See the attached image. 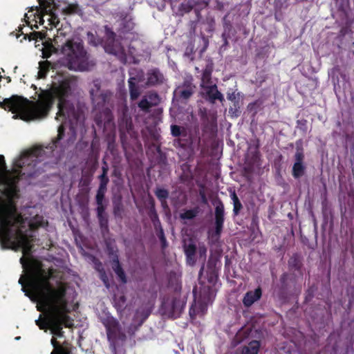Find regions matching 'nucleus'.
<instances>
[{"label": "nucleus", "mask_w": 354, "mask_h": 354, "mask_svg": "<svg viewBox=\"0 0 354 354\" xmlns=\"http://www.w3.org/2000/svg\"><path fill=\"white\" fill-rule=\"evenodd\" d=\"M224 214V207L222 203H218L215 209V216L216 217H223Z\"/></svg>", "instance_id": "25"}, {"label": "nucleus", "mask_w": 354, "mask_h": 354, "mask_svg": "<svg viewBox=\"0 0 354 354\" xmlns=\"http://www.w3.org/2000/svg\"><path fill=\"white\" fill-rule=\"evenodd\" d=\"M106 329L107 338L111 351L121 348L126 339V335L122 330L118 322L113 317H107L102 321Z\"/></svg>", "instance_id": "5"}, {"label": "nucleus", "mask_w": 354, "mask_h": 354, "mask_svg": "<svg viewBox=\"0 0 354 354\" xmlns=\"http://www.w3.org/2000/svg\"><path fill=\"white\" fill-rule=\"evenodd\" d=\"M196 213L194 210H187L180 214V217L183 219H191L196 216Z\"/></svg>", "instance_id": "26"}, {"label": "nucleus", "mask_w": 354, "mask_h": 354, "mask_svg": "<svg viewBox=\"0 0 354 354\" xmlns=\"http://www.w3.org/2000/svg\"><path fill=\"white\" fill-rule=\"evenodd\" d=\"M159 98L157 94L150 93L145 96L139 103V107L142 110H147L149 107L158 104Z\"/></svg>", "instance_id": "9"}, {"label": "nucleus", "mask_w": 354, "mask_h": 354, "mask_svg": "<svg viewBox=\"0 0 354 354\" xmlns=\"http://www.w3.org/2000/svg\"><path fill=\"white\" fill-rule=\"evenodd\" d=\"M28 252H23L20 262L24 269L25 274L21 276L19 283L22 290L32 301L37 302V309L48 313L46 320H36V324L40 329H50L51 333L57 337L63 336L62 326L71 327L73 321L68 316L69 308L66 297V288L60 284L52 287L48 281L50 273L42 268L37 261H31L28 256L30 252L32 244L29 242ZM24 251V248H21Z\"/></svg>", "instance_id": "2"}, {"label": "nucleus", "mask_w": 354, "mask_h": 354, "mask_svg": "<svg viewBox=\"0 0 354 354\" xmlns=\"http://www.w3.org/2000/svg\"><path fill=\"white\" fill-rule=\"evenodd\" d=\"M161 74L157 71H151L147 74V84H156L161 80Z\"/></svg>", "instance_id": "16"}, {"label": "nucleus", "mask_w": 354, "mask_h": 354, "mask_svg": "<svg viewBox=\"0 0 354 354\" xmlns=\"http://www.w3.org/2000/svg\"><path fill=\"white\" fill-rule=\"evenodd\" d=\"M211 70L207 68H206L203 73L201 84V86L203 88V92L212 102L216 100L222 101L223 100V96L217 90L216 84L211 80Z\"/></svg>", "instance_id": "7"}, {"label": "nucleus", "mask_w": 354, "mask_h": 354, "mask_svg": "<svg viewBox=\"0 0 354 354\" xmlns=\"http://www.w3.org/2000/svg\"><path fill=\"white\" fill-rule=\"evenodd\" d=\"M32 35L36 36L37 39H39L42 41L44 57H49L61 47V53L65 59V64L70 70L84 71L88 70L92 66L88 59L82 40L79 38H73L64 41L65 34L60 29L57 30L53 41L50 39L44 40L45 34L40 32H34Z\"/></svg>", "instance_id": "4"}, {"label": "nucleus", "mask_w": 354, "mask_h": 354, "mask_svg": "<svg viewBox=\"0 0 354 354\" xmlns=\"http://www.w3.org/2000/svg\"><path fill=\"white\" fill-rule=\"evenodd\" d=\"M149 315V313H143L142 311V312H140L139 310H138L136 312V319L138 320H136L133 324V325L135 326L136 324L138 325H140L143 322L144 320L148 317Z\"/></svg>", "instance_id": "22"}, {"label": "nucleus", "mask_w": 354, "mask_h": 354, "mask_svg": "<svg viewBox=\"0 0 354 354\" xmlns=\"http://www.w3.org/2000/svg\"><path fill=\"white\" fill-rule=\"evenodd\" d=\"M74 85L73 81L64 79L57 83L54 82L50 91L42 93L36 101L13 96L5 99L0 103V106L15 113L14 119L19 118L29 121L46 117L53 104V99L57 98L59 110L56 120L62 122L58 128V139L60 140L64 131V124L68 122L73 124L77 120L75 109L69 101Z\"/></svg>", "instance_id": "3"}, {"label": "nucleus", "mask_w": 354, "mask_h": 354, "mask_svg": "<svg viewBox=\"0 0 354 354\" xmlns=\"http://www.w3.org/2000/svg\"><path fill=\"white\" fill-rule=\"evenodd\" d=\"M184 248L187 263L190 265H193L195 262L194 254L196 252V245L192 242L187 243V241L184 239Z\"/></svg>", "instance_id": "12"}, {"label": "nucleus", "mask_w": 354, "mask_h": 354, "mask_svg": "<svg viewBox=\"0 0 354 354\" xmlns=\"http://www.w3.org/2000/svg\"><path fill=\"white\" fill-rule=\"evenodd\" d=\"M171 131L174 136H178L181 133V129L177 125H172L171 127Z\"/></svg>", "instance_id": "28"}, {"label": "nucleus", "mask_w": 354, "mask_h": 354, "mask_svg": "<svg viewBox=\"0 0 354 354\" xmlns=\"http://www.w3.org/2000/svg\"><path fill=\"white\" fill-rule=\"evenodd\" d=\"M106 189V180L100 183V185L99 187L97 196H96V200L98 205L97 207V213L99 217L101 218L102 217V213H103V207H102V201L104 199V194Z\"/></svg>", "instance_id": "11"}, {"label": "nucleus", "mask_w": 354, "mask_h": 354, "mask_svg": "<svg viewBox=\"0 0 354 354\" xmlns=\"http://www.w3.org/2000/svg\"><path fill=\"white\" fill-rule=\"evenodd\" d=\"M134 81L136 79L134 77H131L129 80V88H130V95L131 98L132 100H136L140 95L138 90L134 86Z\"/></svg>", "instance_id": "20"}, {"label": "nucleus", "mask_w": 354, "mask_h": 354, "mask_svg": "<svg viewBox=\"0 0 354 354\" xmlns=\"http://www.w3.org/2000/svg\"><path fill=\"white\" fill-rule=\"evenodd\" d=\"M113 268L115 271V272L116 273V274L118 276V277L120 278V279L123 282V283H125L126 282V279H125V275H124V272L122 271V268H120V265H119V261L118 260H115L113 262Z\"/></svg>", "instance_id": "19"}, {"label": "nucleus", "mask_w": 354, "mask_h": 354, "mask_svg": "<svg viewBox=\"0 0 354 354\" xmlns=\"http://www.w3.org/2000/svg\"><path fill=\"white\" fill-rule=\"evenodd\" d=\"M261 296V290L258 288L253 291L248 292L244 296L243 302L245 306H252L255 301L259 300Z\"/></svg>", "instance_id": "10"}, {"label": "nucleus", "mask_w": 354, "mask_h": 354, "mask_svg": "<svg viewBox=\"0 0 354 354\" xmlns=\"http://www.w3.org/2000/svg\"><path fill=\"white\" fill-rule=\"evenodd\" d=\"M38 8H37L35 11H36ZM30 11H28V13H26L25 15V20L26 21V23H28V20L33 15L34 17H35V19L36 20V21H37V19H38V17H37V15L36 13V12H35L34 13L32 14H30Z\"/></svg>", "instance_id": "32"}, {"label": "nucleus", "mask_w": 354, "mask_h": 354, "mask_svg": "<svg viewBox=\"0 0 354 354\" xmlns=\"http://www.w3.org/2000/svg\"><path fill=\"white\" fill-rule=\"evenodd\" d=\"M106 172H107V170L106 168L103 167V173L100 176V183H102V181H105L106 180V185H107L108 183V181H109V179L108 178L106 177Z\"/></svg>", "instance_id": "30"}, {"label": "nucleus", "mask_w": 354, "mask_h": 354, "mask_svg": "<svg viewBox=\"0 0 354 354\" xmlns=\"http://www.w3.org/2000/svg\"><path fill=\"white\" fill-rule=\"evenodd\" d=\"M130 75H131V77H133V71L131 72Z\"/></svg>", "instance_id": "42"}, {"label": "nucleus", "mask_w": 354, "mask_h": 354, "mask_svg": "<svg viewBox=\"0 0 354 354\" xmlns=\"http://www.w3.org/2000/svg\"><path fill=\"white\" fill-rule=\"evenodd\" d=\"M241 204L239 201L238 203L234 202V211L236 214H237L238 211L241 209Z\"/></svg>", "instance_id": "34"}, {"label": "nucleus", "mask_w": 354, "mask_h": 354, "mask_svg": "<svg viewBox=\"0 0 354 354\" xmlns=\"http://www.w3.org/2000/svg\"><path fill=\"white\" fill-rule=\"evenodd\" d=\"M95 269L99 272L100 277L101 278V279L104 282V285L107 288H109V282H108V278H107L104 271L102 269V264L100 263L95 262Z\"/></svg>", "instance_id": "18"}, {"label": "nucleus", "mask_w": 354, "mask_h": 354, "mask_svg": "<svg viewBox=\"0 0 354 354\" xmlns=\"http://www.w3.org/2000/svg\"><path fill=\"white\" fill-rule=\"evenodd\" d=\"M207 249L204 245H200L198 247V253L201 257H205Z\"/></svg>", "instance_id": "29"}, {"label": "nucleus", "mask_w": 354, "mask_h": 354, "mask_svg": "<svg viewBox=\"0 0 354 354\" xmlns=\"http://www.w3.org/2000/svg\"><path fill=\"white\" fill-rule=\"evenodd\" d=\"M223 217H216V234L218 235L221 231Z\"/></svg>", "instance_id": "27"}, {"label": "nucleus", "mask_w": 354, "mask_h": 354, "mask_svg": "<svg viewBox=\"0 0 354 354\" xmlns=\"http://www.w3.org/2000/svg\"><path fill=\"white\" fill-rule=\"evenodd\" d=\"M43 153L44 149L41 147L24 152L15 159L12 171L6 170L4 157L0 155V192L9 198L0 200V243L3 248L15 250L24 248V252H28L29 242L33 240L32 230L45 223L44 218L39 215L30 220L23 218L12 201L17 192L19 169L26 164L30 165L34 158L41 156Z\"/></svg>", "instance_id": "1"}, {"label": "nucleus", "mask_w": 354, "mask_h": 354, "mask_svg": "<svg viewBox=\"0 0 354 354\" xmlns=\"http://www.w3.org/2000/svg\"><path fill=\"white\" fill-rule=\"evenodd\" d=\"M185 306V301L184 299H176L171 305V315L172 317H177L180 315L183 310Z\"/></svg>", "instance_id": "13"}, {"label": "nucleus", "mask_w": 354, "mask_h": 354, "mask_svg": "<svg viewBox=\"0 0 354 354\" xmlns=\"http://www.w3.org/2000/svg\"><path fill=\"white\" fill-rule=\"evenodd\" d=\"M304 167L302 162H295L292 168V174L295 178H299L304 174Z\"/></svg>", "instance_id": "17"}, {"label": "nucleus", "mask_w": 354, "mask_h": 354, "mask_svg": "<svg viewBox=\"0 0 354 354\" xmlns=\"http://www.w3.org/2000/svg\"><path fill=\"white\" fill-rule=\"evenodd\" d=\"M303 157L304 156L301 152H297L295 154L296 162H301Z\"/></svg>", "instance_id": "33"}, {"label": "nucleus", "mask_w": 354, "mask_h": 354, "mask_svg": "<svg viewBox=\"0 0 354 354\" xmlns=\"http://www.w3.org/2000/svg\"><path fill=\"white\" fill-rule=\"evenodd\" d=\"M156 195L160 198H165L167 196V192L163 189H159L156 192Z\"/></svg>", "instance_id": "31"}, {"label": "nucleus", "mask_w": 354, "mask_h": 354, "mask_svg": "<svg viewBox=\"0 0 354 354\" xmlns=\"http://www.w3.org/2000/svg\"><path fill=\"white\" fill-rule=\"evenodd\" d=\"M107 41L104 46L106 52L115 55L123 63L133 59V54L134 52L130 48L127 52L124 49V46L128 44L126 40L122 41L115 40L113 37V33L112 32H107Z\"/></svg>", "instance_id": "6"}, {"label": "nucleus", "mask_w": 354, "mask_h": 354, "mask_svg": "<svg viewBox=\"0 0 354 354\" xmlns=\"http://www.w3.org/2000/svg\"><path fill=\"white\" fill-rule=\"evenodd\" d=\"M74 10H75V8H71V7H70V8H68L67 12H73Z\"/></svg>", "instance_id": "39"}, {"label": "nucleus", "mask_w": 354, "mask_h": 354, "mask_svg": "<svg viewBox=\"0 0 354 354\" xmlns=\"http://www.w3.org/2000/svg\"><path fill=\"white\" fill-rule=\"evenodd\" d=\"M192 6H189L188 8L186 9V11H189L191 9Z\"/></svg>", "instance_id": "40"}, {"label": "nucleus", "mask_w": 354, "mask_h": 354, "mask_svg": "<svg viewBox=\"0 0 354 354\" xmlns=\"http://www.w3.org/2000/svg\"><path fill=\"white\" fill-rule=\"evenodd\" d=\"M41 9H37L36 13L37 15L39 24H44L45 21L44 16H48V24L56 26L59 24V18L50 3L44 4L41 3Z\"/></svg>", "instance_id": "8"}, {"label": "nucleus", "mask_w": 354, "mask_h": 354, "mask_svg": "<svg viewBox=\"0 0 354 354\" xmlns=\"http://www.w3.org/2000/svg\"><path fill=\"white\" fill-rule=\"evenodd\" d=\"M46 18L47 21L48 22V16H44V18Z\"/></svg>", "instance_id": "41"}, {"label": "nucleus", "mask_w": 354, "mask_h": 354, "mask_svg": "<svg viewBox=\"0 0 354 354\" xmlns=\"http://www.w3.org/2000/svg\"><path fill=\"white\" fill-rule=\"evenodd\" d=\"M193 92L194 90L191 86H189L186 88L178 87V88L175 91V95H180L183 99H187L192 95Z\"/></svg>", "instance_id": "15"}, {"label": "nucleus", "mask_w": 354, "mask_h": 354, "mask_svg": "<svg viewBox=\"0 0 354 354\" xmlns=\"http://www.w3.org/2000/svg\"><path fill=\"white\" fill-rule=\"evenodd\" d=\"M259 346L260 344L258 341H252L243 348L242 354H257Z\"/></svg>", "instance_id": "14"}, {"label": "nucleus", "mask_w": 354, "mask_h": 354, "mask_svg": "<svg viewBox=\"0 0 354 354\" xmlns=\"http://www.w3.org/2000/svg\"><path fill=\"white\" fill-rule=\"evenodd\" d=\"M113 354H124V351L121 348H115V351H111Z\"/></svg>", "instance_id": "35"}, {"label": "nucleus", "mask_w": 354, "mask_h": 354, "mask_svg": "<svg viewBox=\"0 0 354 354\" xmlns=\"http://www.w3.org/2000/svg\"><path fill=\"white\" fill-rule=\"evenodd\" d=\"M19 31H21L22 28H21V27H19Z\"/></svg>", "instance_id": "43"}, {"label": "nucleus", "mask_w": 354, "mask_h": 354, "mask_svg": "<svg viewBox=\"0 0 354 354\" xmlns=\"http://www.w3.org/2000/svg\"><path fill=\"white\" fill-rule=\"evenodd\" d=\"M214 297L215 294L213 292H210L208 296V302H212Z\"/></svg>", "instance_id": "37"}, {"label": "nucleus", "mask_w": 354, "mask_h": 354, "mask_svg": "<svg viewBox=\"0 0 354 354\" xmlns=\"http://www.w3.org/2000/svg\"><path fill=\"white\" fill-rule=\"evenodd\" d=\"M48 68V63L47 62H39V71L38 72L39 78H43L45 77Z\"/></svg>", "instance_id": "23"}, {"label": "nucleus", "mask_w": 354, "mask_h": 354, "mask_svg": "<svg viewBox=\"0 0 354 354\" xmlns=\"http://www.w3.org/2000/svg\"><path fill=\"white\" fill-rule=\"evenodd\" d=\"M51 344L55 348V350L51 353V354H64L62 347L54 337L51 339Z\"/></svg>", "instance_id": "24"}, {"label": "nucleus", "mask_w": 354, "mask_h": 354, "mask_svg": "<svg viewBox=\"0 0 354 354\" xmlns=\"http://www.w3.org/2000/svg\"><path fill=\"white\" fill-rule=\"evenodd\" d=\"M160 239H161V241H162V242L163 245H165V241H165V236H164V235H163V232H162V230H161V232H160Z\"/></svg>", "instance_id": "38"}, {"label": "nucleus", "mask_w": 354, "mask_h": 354, "mask_svg": "<svg viewBox=\"0 0 354 354\" xmlns=\"http://www.w3.org/2000/svg\"><path fill=\"white\" fill-rule=\"evenodd\" d=\"M231 198L233 201V203L235 202V203H238L239 201V198L237 197V196L236 195L235 192H233L232 194H231Z\"/></svg>", "instance_id": "36"}, {"label": "nucleus", "mask_w": 354, "mask_h": 354, "mask_svg": "<svg viewBox=\"0 0 354 354\" xmlns=\"http://www.w3.org/2000/svg\"><path fill=\"white\" fill-rule=\"evenodd\" d=\"M113 301L115 306L118 310H120L124 307L125 298L123 295H115Z\"/></svg>", "instance_id": "21"}]
</instances>
